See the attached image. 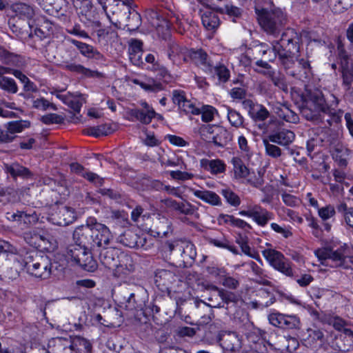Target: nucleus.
<instances>
[{
    "label": "nucleus",
    "instance_id": "1",
    "mask_svg": "<svg viewBox=\"0 0 353 353\" xmlns=\"http://www.w3.org/2000/svg\"><path fill=\"white\" fill-rule=\"evenodd\" d=\"M257 19L263 30L276 37L287 24L286 14L280 8L256 10Z\"/></svg>",
    "mask_w": 353,
    "mask_h": 353
},
{
    "label": "nucleus",
    "instance_id": "2",
    "mask_svg": "<svg viewBox=\"0 0 353 353\" xmlns=\"http://www.w3.org/2000/svg\"><path fill=\"white\" fill-rule=\"evenodd\" d=\"M23 263L27 272L35 277L46 279L51 274L50 259L38 251L27 252L23 256Z\"/></svg>",
    "mask_w": 353,
    "mask_h": 353
},
{
    "label": "nucleus",
    "instance_id": "3",
    "mask_svg": "<svg viewBox=\"0 0 353 353\" xmlns=\"http://www.w3.org/2000/svg\"><path fill=\"white\" fill-rule=\"evenodd\" d=\"M271 45L279 53V61L299 52V37L294 29L288 28L281 34L279 40L273 41Z\"/></svg>",
    "mask_w": 353,
    "mask_h": 353
},
{
    "label": "nucleus",
    "instance_id": "4",
    "mask_svg": "<svg viewBox=\"0 0 353 353\" xmlns=\"http://www.w3.org/2000/svg\"><path fill=\"white\" fill-rule=\"evenodd\" d=\"M286 73L297 79L305 81L312 76V67L310 61L299 58L298 54L279 61Z\"/></svg>",
    "mask_w": 353,
    "mask_h": 353
},
{
    "label": "nucleus",
    "instance_id": "5",
    "mask_svg": "<svg viewBox=\"0 0 353 353\" xmlns=\"http://www.w3.org/2000/svg\"><path fill=\"white\" fill-rule=\"evenodd\" d=\"M65 258L72 265H77L88 272H94L97 264L88 252V248L78 244H71L66 250Z\"/></svg>",
    "mask_w": 353,
    "mask_h": 353
},
{
    "label": "nucleus",
    "instance_id": "6",
    "mask_svg": "<svg viewBox=\"0 0 353 353\" xmlns=\"http://www.w3.org/2000/svg\"><path fill=\"white\" fill-rule=\"evenodd\" d=\"M315 255L321 261L323 265L334 267L347 268V256L348 252V246L344 245L336 250L323 248H319L314 252Z\"/></svg>",
    "mask_w": 353,
    "mask_h": 353
},
{
    "label": "nucleus",
    "instance_id": "7",
    "mask_svg": "<svg viewBox=\"0 0 353 353\" xmlns=\"http://www.w3.org/2000/svg\"><path fill=\"white\" fill-rule=\"evenodd\" d=\"M337 50L343 85L347 91H350L353 83V62L351 57L345 49L344 44L341 41H338Z\"/></svg>",
    "mask_w": 353,
    "mask_h": 353
},
{
    "label": "nucleus",
    "instance_id": "8",
    "mask_svg": "<svg viewBox=\"0 0 353 353\" xmlns=\"http://www.w3.org/2000/svg\"><path fill=\"white\" fill-rule=\"evenodd\" d=\"M79 58L78 52L74 50L68 52V58H63L60 66L68 72L80 74L83 77H101V74L96 70H92L78 63Z\"/></svg>",
    "mask_w": 353,
    "mask_h": 353
},
{
    "label": "nucleus",
    "instance_id": "9",
    "mask_svg": "<svg viewBox=\"0 0 353 353\" xmlns=\"http://www.w3.org/2000/svg\"><path fill=\"white\" fill-rule=\"evenodd\" d=\"M120 251L114 248H105L102 250L99 254L101 263L105 268L110 270L113 272V275L119 277L124 273V267L121 263L119 254Z\"/></svg>",
    "mask_w": 353,
    "mask_h": 353
},
{
    "label": "nucleus",
    "instance_id": "10",
    "mask_svg": "<svg viewBox=\"0 0 353 353\" xmlns=\"http://www.w3.org/2000/svg\"><path fill=\"white\" fill-rule=\"evenodd\" d=\"M330 150L333 159L338 162L341 166L347 165V157L350 150L342 143L341 139L338 134L332 133L328 137Z\"/></svg>",
    "mask_w": 353,
    "mask_h": 353
},
{
    "label": "nucleus",
    "instance_id": "11",
    "mask_svg": "<svg viewBox=\"0 0 353 353\" xmlns=\"http://www.w3.org/2000/svg\"><path fill=\"white\" fill-rule=\"evenodd\" d=\"M305 101L307 103H312L318 112H321L332 115L331 119L326 120L330 125H332V122L337 123L339 121L340 117L336 115L335 112H332V110H330L327 105L323 95L320 90H315L308 91Z\"/></svg>",
    "mask_w": 353,
    "mask_h": 353
},
{
    "label": "nucleus",
    "instance_id": "12",
    "mask_svg": "<svg viewBox=\"0 0 353 353\" xmlns=\"http://www.w3.org/2000/svg\"><path fill=\"white\" fill-rule=\"evenodd\" d=\"M92 245L91 249L96 248H105L113 239V236L110 229L104 224L97 223L94 219L92 223Z\"/></svg>",
    "mask_w": 353,
    "mask_h": 353
},
{
    "label": "nucleus",
    "instance_id": "13",
    "mask_svg": "<svg viewBox=\"0 0 353 353\" xmlns=\"http://www.w3.org/2000/svg\"><path fill=\"white\" fill-rule=\"evenodd\" d=\"M268 320L272 325L282 329H296L300 325V319L296 315L272 313L268 316Z\"/></svg>",
    "mask_w": 353,
    "mask_h": 353
},
{
    "label": "nucleus",
    "instance_id": "14",
    "mask_svg": "<svg viewBox=\"0 0 353 353\" xmlns=\"http://www.w3.org/2000/svg\"><path fill=\"white\" fill-rule=\"evenodd\" d=\"M94 219H90L85 225L77 227L73 232V240L75 244L91 249L92 223Z\"/></svg>",
    "mask_w": 353,
    "mask_h": 353
},
{
    "label": "nucleus",
    "instance_id": "15",
    "mask_svg": "<svg viewBox=\"0 0 353 353\" xmlns=\"http://www.w3.org/2000/svg\"><path fill=\"white\" fill-rule=\"evenodd\" d=\"M217 340L225 350L236 352L241 348V339L235 332L222 330L219 332Z\"/></svg>",
    "mask_w": 353,
    "mask_h": 353
},
{
    "label": "nucleus",
    "instance_id": "16",
    "mask_svg": "<svg viewBox=\"0 0 353 353\" xmlns=\"http://www.w3.org/2000/svg\"><path fill=\"white\" fill-rule=\"evenodd\" d=\"M186 58H189L194 64L201 67L205 72H212L214 63L203 50H188L185 59Z\"/></svg>",
    "mask_w": 353,
    "mask_h": 353
},
{
    "label": "nucleus",
    "instance_id": "17",
    "mask_svg": "<svg viewBox=\"0 0 353 353\" xmlns=\"http://www.w3.org/2000/svg\"><path fill=\"white\" fill-rule=\"evenodd\" d=\"M91 25L94 29L93 34L96 36L99 43L107 44L108 42H114L117 40L119 35L116 27L108 26L102 28L99 21H93Z\"/></svg>",
    "mask_w": 353,
    "mask_h": 353
},
{
    "label": "nucleus",
    "instance_id": "18",
    "mask_svg": "<svg viewBox=\"0 0 353 353\" xmlns=\"http://www.w3.org/2000/svg\"><path fill=\"white\" fill-rule=\"evenodd\" d=\"M244 109L247 110L249 116L256 121H263L270 116L267 108L261 104L254 103L251 99H245L242 102Z\"/></svg>",
    "mask_w": 353,
    "mask_h": 353
},
{
    "label": "nucleus",
    "instance_id": "19",
    "mask_svg": "<svg viewBox=\"0 0 353 353\" xmlns=\"http://www.w3.org/2000/svg\"><path fill=\"white\" fill-rule=\"evenodd\" d=\"M6 218L10 221L17 222L22 229L29 228L38 220V216L34 212L28 214L23 211H17L15 213L8 212Z\"/></svg>",
    "mask_w": 353,
    "mask_h": 353
},
{
    "label": "nucleus",
    "instance_id": "20",
    "mask_svg": "<svg viewBox=\"0 0 353 353\" xmlns=\"http://www.w3.org/2000/svg\"><path fill=\"white\" fill-rule=\"evenodd\" d=\"M268 138L271 143L287 147L294 141L295 134L292 130L281 129L272 132L268 136Z\"/></svg>",
    "mask_w": 353,
    "mask_h": 353
},
{
    "label": "nucleus",
    "instance_id": "21",
    "mask_svg": "<svg viewBox=\"0 0 353 353\" xmlns=\"http://www.w3.org/2000/svg\"><path fill=\"white\" fill-rule=\"evenodd\" d=\"M251 218L258 225L264 227L274 218V214L260 205H252Z\"/></svg>",
    "mask_w": 353,
    "mask_h": 353
},
{
    "label": "nucleus",
    "instance_id": "22",
    "mask_svg": "<svg viewBox=\"0 0 353 353\" xmlns=\"http://www.w3.org/2000/svg\"><path fill=\"white\" fill-rule=\"evenodd\" d=\"M171 231V223L165 216H159L154 222L153 229L150 230V234L154 237H164Z\"/></svg>",
    "mask_w": 353,
    "mask_h": 353
},
{
    "label": "nucleus",
    "instance_id": "23",
    "mask_svg": "<svg viewBox=\"0 0 353 353\" xmlns=\"http://www.w3.org/2000/svg\"><path fill=\"white\" fill-rule=\"evenodd\" d=\"M53 219L55 221V224L58 225H68L74 221V212L69 207H61L54 215Z\"/></svg>",
    "mask_w": 353,
    "mask_h": 353
},
{
    "label": "nucleus",
    "instance_id": "24",
    "mask_svg": "<svg viewBox=\"0 0 353 353\" xmlns=\"http://www.w3.org/2000/svg\"><path fill=\"white\" fill-rule=\"evenodd\" d=\"M164 251L171 253L172 251L177 250L181 254L183 261L187 260L189 257L190 259L194 260L196 256V252L193 249V245H187L185 248H183L178 243L166 242L164 247Z\"/></svg>",
    "mask_w": 353,
    "mask_h": 353
},
{
    "label": "nucleus",
    "instance_id": "25",
    "mask_svg": "<svg viewBox=\"0 0 353 353\" xmlns=\"http://www.w3.org/2000/svg\"><path fill=\"white\" fill-rule=\"evenodd\" d=\"M190 191L196 197L212 205H221V198L217 194L212 191L206 190H196L194 188H191Z\"/></svg>",
    "mask_w": 353,
    "mask_h": 353
},
{
    "label": "nucleus",
    "instance_id": "26",
    "mask_svg": "<svg viewBox=\"0 0 353 353\" xmlns=\"http://www.w3.org/2000/svg\"><path fill=\"white\" fill-rule=\"evenodd\" d=\"M232 140L231 134L223 127L219 126L214 131L211 142L216 146L223 148Z\"/></svg>",
    "mask_w": 353,
    "mask_h": 353
},
{
    "label": "nucleus",
    "instance_id": "27",
    "mask_svg": "<svg viewBox=\"0 0 353 353\" xmlns=\"http://www.w3.org/2000/svg\"><path fill=\"white\" fill-rule=\"evenodd\" d=\"M155 283L157 285L168 288L170 284L175 281V274L170 270L161 269L157 270L155 273Z\"/></svg>",
    "mask_w": 353,
    "mask_h": 353
},
{
    "label": "nucleus",
    "instance_id": "28",
    "mask_svg": "<svg viewBox=\"0 0 353 353\" xmlns=\"http://www.w3.org/2000/svg\"><path fill=\"white\" fill-rule=\"evenodd\" d=\"M233 165L234 176L236 179H246L250 175V170L239 157H233L231 160Z\"/></svg>",
    "mask_w": 353,
    "mask_h": 353
},
{
    "label": "nucleus",
    "instance_id": "29",
    "mask_svg": "<svg viewBox=\"0 0 353 353\" xmlns=\"http://www.w3.org/2000/svg\"><path fill=\"white\" fill-rule=\"evenodd\" d=\"M6 171L13 178L21 177L23 179L30 178L32 174L27 168H25L17 163L6 165Z\"/></svg>",
    "mask_w": 353,
    "mask_h": 353
},
{
    "label": "nucleus",
    "instance_id": "30",
    "mask_svg": "<svg viewBox=\"0 0 353 353\" xmlns=\"http://www.w3.org/2000/svg\"><path fill=\"white\" fill-rule=\"evenodd\" d=\"M143 43L141 41L132 39L129 43V56L131 61L137 65L139 63L142 54Z\"/></svg>",
    "mask_w": 353,
    "mask_h": 353
},
{
    "label": "nucleus",
    "instance_id": "31",
    "mask_svg": "<svg viewBox=\"0 0 353 353\" xmlns=\"http://www.w3.org/2000/svg\"><path fill=\"white\" fill-rule=\"evenodd\" d=\"M200 163L203 168L214 174L223 173L225 170V165L220 159L208 160L203 159L201 160Z\"/></svg>",
    "mask_w": 353,
    "mask_h": 353
},
{
    "label": "nucleus",
    "instance_id": "32",
    "mask_svg": "<svg viewBox=\"0 0 353 353\" xmlns=\"http://www.w3.org/2000/svg\"><path fill=\"white\" fill-rule=\"evenodd\" d=\"M222 293V288H219L216 285H212L210 288V292L207 298L208 301V305L211 307H223L221 296Z\"/></svg>",
    "mask_w": 353,
    "mask_h": 353
},
{
    "label": "nucleus",
    "instance_id": "33",
    "mask_svg": "<svg viewBox=\"0 0 353 353\" xmlns=\"http://www.w3.org/2000/svg\"><path fill=\"white\" fill-rule=\"evenodd\" d=\"M127 23L125 28L130 32L137 31L142 23V19L140 14L135 9H130L127 12Z\"/></svg>",
    "mask_w": 353,
    "mask_h": 353
},
{
    "label": "nucleus",
    "instance_id": "34",
    "mask_svg": "<svg viewBox=\"0 0 353 353\" xmlns=\"http://www.w3.org/2000/svg\"><path fill=\"white\" fill-rule=\"evenodd\" d=\"M97 2L101 6L104 12L105 13L108 19L110 21V23L113 25V26L116 27L117 29L121 28L120 21L119 20H117L116 21H113L111 19L110 13H112V15L117 14V10L115 9V4L117 0H97Z\"/></svg>",
    "mask_w": 353,
    "mask_h": 353
},
{
    "label": "nucleus",
    "instance_id": "35",
    "mask_svg": "<svg viewBox=\"0 0 353 353\" xmlns=\"http://www.w3.org/2000/svg\"><path fill=\"white\" fill-rule=\"evenodd\" d=\"M259 300L251 302V304L254 308H263L268 307L275 301L273 294L270 293L266 290H259Z\"/></svg>",
    "mask_w": 353,
    "mask_h": 353
},
{
    "label": "nucleus",
    "instance_id": "36",
    "mask_svg": "<svg viewBox=\"0 0 353 353\" xmlns=\"http://www.w3.org/2000/svg\"><path fill=\"white\" fill-rule=\"evenodd\" d=\"M74 6L79 10V13L92 23L93 15V6L91 0H73Z\"/></svg>",
    "mask_w": 353,
    "mask_h": 353
},
{
    "label": "nucleus",
    "instance_id": "37",
    "mask_svg": "<svg viewBox=\"0 0 353 353\" xmlns=\"http://www.w3.org/2000/svg\"><path fill=\"white\" fill-rule=\"evenodd\" d=\"M262 253L263 256L274 269L286 259L281 252L274 249H265L263 250Z\"/></svg>",
    "mask_w": 353,
    "mask_h": 353
},
{
    "label": "nucleus",
    "instance_id": "38",
    "mask_svg": "<svg viewBox=\"0 0 353 353\" xmlns=\"http://www.w3.org/2000/svg\"><path fill=\"white\" fill-rule=\"evenodd\" d=\"M72 43L79 50L81 53L85 57L95 59L102 57V54L98 50L94 49L92 46L77 40H72Z\"/></svg>",
    "mask_w": 353,
    "mask_h": 353
},
{
    "label": "nucleus",
    "instance_id": "39",
    "mask_svg": "<svg viewBox=\"0 0 353 353\" xmlns=\"http://www.w3.org/2000/svg\"><path fill=\"white\" fill-rule=\"evenodd\" d=\"M202 23L204 27L209 30H212L219 26V19L217 15L210 11L207 10L201 16Z\"/></svg>",
    "mask_w": 353,
    "mask_h": 353
},
{
    "label": "nucleus",
    "instance_id": "40",
    "mask_svg": "<svg viewBox=\"0 0 353 353\" xmlns=\"http://www.w3.org/2000/svg\"><path fill=\"white\" fill-rule=\"evenodd\" d=\"M74 353H92V345L84 338L77 336L72 341Z\"/></svg>",
    "mask_w": 353,
    "mask_h": 353
},
{
    "label": "nucleus",
    "instance_id": "41",
    "mask_svg": "<svg viewBox=\"0 0 353 353\" xmlns=\"http://www.w3.org/2000/svg\"><path fill=\"white\" fill-rule=\"evenodd\" d=\"M223 293L221 294L223 305H226V310H228L229 313L232 312L231 307L232 305H238L239 303H242V299L239 297V296L236 295L234 292L227 291L224 289H222Z\"/></svg>",
    "mask_w": 353,
    "mask_h": 353
},
{
    "label": "nucleus",
    "instance_id": "42",
    "mask_svg": "<svg viewBox=\"0 0 353 353\" xmlns=\"http://www.w3.org/2000/svg\"><path fill=\"white\" fill-rule=\"evenodd\" d=\"M132 117L136 119L142 124L148 125L151 123L155 114L152 111L147 112L146 110H140L138 108L132 109L130 112Z\"/></svg>",
    "mask_w": 353,
    "mask_h": 353
},
{
    "label": "nucleus",
    "instance_id": "43",
    "mask_svg": "<svg viewBox=\"0 0 353 353\" xmlns=\"http://www.w3.org/2000/svg\"><path fill=\"white\" fill-rule=\"evenodd\" d=\"M132 82L147 92H157L163 90L162 84L155 81L153 79H149L145 82L134 79Z\"/></svg>",
    "mask_w": 353,
    "mask_h": 353
},
{
    "label": "nucleus",
    "instance_id": "44",
    "mask_svg": "<svg viewBox=\"0 0 353 353\" xmlns=\"http://www.w3.org/2000/svg\"><path fill=\"white\" fill-rule=\"evenodd\" d=\"M268 52H272L271 48L264 43H259L247 51V54L254 59L265 56Z\"/></svg>",
    "mask_w": 353,
    "mask_h": 353
},
{
    "label": "nucleus",
    "instance_id": "45",
    "mask_svg": "<svg viewBox=\"0 0 353 353\" xmlns=\"http://www.w3.org/2000/svg\"><path fill=\"white\" fill-rule=\"evenodd\" d=\"M14 12L21 17L32 19L34 15V8L24 3H17L13 6Z\"/></svg>",
    "mask_w": 353,
    "mask_h": 353
},
{
    "label": "nucleus",
    "instance_id": "46",
    "mask_svg": "<svg viewBox=\"0 0 353 353\" xmlns=\"http://www.w3.org/2000/svg\"><path fill=\"white\" fill-rule=\"evenodd\" d=\"M0 60L6 65L14 66L20 65L19 57L17 54L11 53L5 49L0 48Z\"/></svg>",
    "mask_w": 353,
    "mask_h": 353
},
{
    "label": "nucleus",
    "instance_id": "47",
    "mask_svg": "<svg viewBox=\"0 0 353 353\" xmlns=\"http://www.w3.org/2000/svg\"><path fill=\"white\" fill-rule=\"evenodd\" d=\"M30 123L27 121H14L8 122L6 128L9 133L12 135L13 140L15 138V134L19 133L23 131V129L28 128Z\"/></svg>",
    "mask_w": 353,
    "mask_h": 353
},
{
    "label": "nucleus",
    "instance_id": "48",
    "mask_svg": "<svg viewBox=\"0 0 353 353\" xmlns=\"http://www.w3.org/2000/svg\"><path fill=\"white\" fill-rule=\"evenodd\" d=\"M112 132L111 128L107 124L90 127L85 130V133L95 137L106 136Z\"/></svg>",
    "mask_w": 353,
    "mask_h": 353
},
{
    "label": "nucleus",
    "instance_id": "49",
    "mask_svg": "<svg viewBox=\"0 0 353 353\" xmlns=\"http://www.w3.org/2000/svg\"><path fill=\"white\" fill-rule=\"evenodd\" d=\"M115 9L117 10V14L119 17L122 18L127 15V12L130 11V9H135L133 7L132 0H117L115 4Z\"/></svg>",
    "mask_w": 353,
    "mask_h": 353
},
{
    "label": "nucleus",
    "instance_id": "50",
    "mask_svg": "<svg viewBox=\"0 0 353 353\" xmlns=\"http://www.w3.org/2000/svg\"><path fill=\"white\" fill-rule=\"evenodd\" d=\"M0 88L12 94H15L18 91V87L15 81L7 77H0Z\"/></svg>",
    "mask_w": 353,
    "mask_h": 353
},
{
    "label": "nucleus",
    "instance_id": "51",
    "mask_svg": "<svg viewBox=\"0 0 353 353\" xmlns=\"http://www.w3.org/2000/svg\"><path fill=\"white\" fill-rule=\"evenodd\" d=\"M228 119L230 123L236 128L243 126L244 119L243 116L233 109H228Z\"/></svg>",
    "mask_w": 353,
    "mask_h": 353
},
{
    "label": "nucleus",
    "instance_id": "52",
    "mask_svg": "<svg viewBox=\"0 0 353 353\" xmlns=\"http://www.w3.org/2000/svg\"><path fill=\"white\" fill-rule=\"evenodd\" d=\"M270 142L268 138L263 140L266 154L274 159L280 157L282 155L281 148Z\"/></svg>",
    "mask_w": 353,
    "mask_h": 353
},
{
    "label": "nucleus",
    "instance_id": "53",
    "mask_svg": "<svg viewBox=\"0 0 353 353\" xmlns=\"http://www.w3.org/2000/svg\"><path fill=\"white\" fill-rule=\"evenodd\" d=\"M337 210L343 214L345 223L353 228V208H348L346 203H342L337 206Z\"/></svg>",
    "mask_w": 353,
    "mask_h": 353
},
{
    "label": "nucleus",
    "instance_id": "54",
    "mask_svg": "<svg viewBox=\"0 0 353 353\" xmlns=\"http://www.w3.org/2000/svg\"><path fill=\"white\" fill-rule=\"evenodd\" d=\"M219 126L210 125H202L199 128V134L203 140L211 142L214 131Z\"/></svg>",
    "mask_w": 353,
    "mask_h": 353
},
{
    "label": "nucleus",
    "instance_id": "55",
    "mask_svg": "<svg viewBox=\"0 0 353 353\" xmlns=\"http://www.w3.org/2000/svg\"><path fill=\"white\" fill-rule=\"evenodd\" d=\"M226 201L234 207H237L241 203L239 196L230 189H223L221 192Z\"/></svg>",
    "mask_w": 353,
    "mask_h": 353
},
{
    "label": "nucleus",
    "instance_id": "56",
    "mask_svg": "<svg viewBox=\"0 0 353 353\" xmlns=\"http://www.w3.org/2000/svg\"><path fill=\"white\" fill-rule=\"evenodd\" d=\"M201 119L205 123H208L214 119V114H217V110L211 105H203L200 109Z\"/></svg>",
    "mask_w": 353,
    "mask_h": 353
},
{
    "label": "nucleus",
    "instance_id": "57",
    "mask_svg": "<svg viewBox=\"0 0 353 353\" xmlns=\"http://www.w3.org/2000/svg\"><path fill=\"white\" fill-rule=\"evenodd\" d=\"M292 263L289 261V259L286 258L274 269L285 275L286 276L294 278V271L292 270Z\"/></svg>",
    "mask_w": 353,
    "mask_h": 353
},
{
    "label": "nucleus",
    "instance_id": "58",
    "mask_svg": "<svg viewBox=\"0 0 353 353\" xmlns=\"http://www.w3.org/2000/svg\"><path fill=\"white\" fill-rule=\"evenodd\" d=\"M249 265L252 272L261 279V281H259V283L265 285H270V282L265 279V274L263 270L260 266H259L253 261H251L249 263Z\"/></svg>",
    "mask_w": 353,
    "mask_h": 353
},
{
    "label": "nucleus",
    "instance_id": "59",
    "mask_svg": "<svg viewBox=\"0 0 353 353\" xmlns=\"http://www.w3.org/2000/svg\"><path fill=\"white\" fill-rule=\"evenodd\" d=\"M271 81L275 86L278 87L283 92H288V85L283 74H273L271 76Z\"/></svg>",
    "mask_w": 353,
    "mask_h": 353
},
{
    "label": "nucleus",
    "instance_id": "60",
    "mask_svg": "<svg viewBox=\"0 0 353 353\" xmlns=\"http://www.w3.org/2000/svg\"><path fill=\"white\" fill-rule=\"evenodd\" d=\"M219 11L222 14L225 13L233 18H239L242 12L241 8L232 4H227L224 7L219 8Z\"/></svg>",
    "mask_w": 353,
    "mask_h": 353
},
{
    "label": "nucleus",
    "instance_id": "61",
    "mask_svg": "<svg viewBox=\"0 0 353 353\" xmlns=\"http://www.w3.org/2000/svg\"><path fill=\"white\" fill-rule=\"evenodd\" d=\"M57 353H74L73 347H72V341L66 339H58Z\"/></svg>",
    "mask_w": 353,
    "mask_h": 353
},
{
    "label": "nucleus",
    "instance_id": "62",
    "mask_svg": "<svg viewBox=\"0 0 353 353\" xmlns=\"http://www.w3.org/2000/svg\"><path fill=\"white\" fill-rule=\"evenodd\" d=\"M281 199L283 202L288 206L291 208H296L301 205V201L297 196L285 192L281 194Z\"/></svg>",
    "mask_w": 353,
    "mask_h": 353
},
{
    "label": "nucleus",
    "instance_id": "63",
    "mask_svg": "<svg viewBox=\"0 0 353 353\" xmlns=\"http://www.w3.org/2000/svg\"><path fill=\"white\" fill-rule=\"evenodd\" d=\"M196 210L197 208L188 201L179 202L176 209V211L185 215H193L196 213Z\"/></svg>",
    "mask_w": 353,
    "mask_h": 353
},
{
    "label": "nucleus",
    "instance_id": "64",
    "mask_svg": "<svg viewBox=\"0 0 353 353\" xmlns=\"http://www.w3.org/2000/svg\"><path fill=\"white\" fill-rule=\"evenodd\" d=\"M179 108L185 114H200V109L196 108L192 102L187 99L180 105Z\"/></svg>",
    "mask_w": 353,
    "mask_h": 353
}]
</instances>
